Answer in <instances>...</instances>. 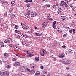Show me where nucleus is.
<instances>
[{
    "label": "nucleus",
    "mask_w": 76,
    "mask_h": 76,
    "mask_svg": "<svg viewBox=\"0 0 76 76\" xmlns=\"http://www.w3.org/2000/svg\"><path fill=\"white\" fill-rule=\"evenodd\" d=\"M56 23H57L56 21H54L53 23L52 26L54 29H56Z\"/></svg>",
    "instance_id": "nucleus-4"
},
{
    "label": "nucleus",
    "mask_w": 76,
    "mask_h": 76,
    "mask_svg": "<svg viewBox=\"0 0 76 76\" xmlns=\"http://www.w3.org/2000/svg\"><path fill=\"white\" fill-rule=\"evenodd\" d=\"M20 69L22 72H24V73L26 72L25 67L24 66H21L20 67Z\"/></svg>",
    "instance_id": "nucleus-1"
},
{
    "label": "nucleus",
    "mask_w": 76,
    "mask_h": 76,
    "mask_svg": "<svg viewBox=\"0 0 76 76\" xmlns=\"http://www.w3.org/2000/svg\"><path fill=\"white\" fill-rule=\"evenodd\" d=\"M31 17H34V13L32 12L31 13Z\"/></svg>",
    "instance_id": "nucleus-34"
},
{
    "label": "nucleus",
    "mask_w": 76,
    "mask_h": 76,
    "mask_svg": "<svg viewBox=\"0 0 76 76\" xmlns=\"http://www.w3.org/2000/svg\"><path fill=\"white\" fill-rule=\"evenodd\" d=\"M28 2H32V0H28Z\"/></svg>",
    "instance_id": "nucleus-62"
},
{
    "label": "nucleus",
    "mask_w": 76,
    "mask_h": 76,
    "mask_svg": "<svg viewBox=\"0 0 76 76\" xmlns=\"http://www.w3.org/2000/svg\"><path fill=\"white\" fill-rule=\"evenodd\" d=\"M46 6H47V7H50V5L49 4H46Z\"/></svg>",
    "instance_id": "nucleus-56"
},
{
    "label": "nucleus",
    "mask_w": 76,
    "mask_h": 76,
    "mask_svg": "<svg viewBox=\"0 0 76 76\" xmlns=\"http://www.w3.org/2000/svg\"><path fill=\"white\" fill-rule=\"evenodd\" d=\"M26 70H27L28 72H31V70H30V69L28 68H27Z\"/></svg>",
    "instance_id": "nucleus-51"
},
{
    "label": "nucleus",
    "mask_w": 76,
    "mask_h": 76,
    "mask_svg": "<svg viewBox=\"0 0 76 76\" xmlns=\"http://www.w3.org/2000/svg\"><path fill=\"white\" fill-rule=\"evenodd\" d=\"M69 32L70 33H72V30H69Z\"/></svg>",
    "instance_id": "nucleus-54"
},
{
    "label": "nucleus",
    "mask_w": 76,
    "mask_h": 76,
    "mask_svg": "<svg viewBox=\"0 0 76 76\" xmlns=\"http://www.w3.org/2000/svg\"><path fill=\"white\" fill-rule=\"evenodd\" d=\"M19 32V31L18 30H15V33H18V32Z\"/></svg>",
    "instance_id": "nucleus-43"
},
{
    "label": "nucleus",
    "mask_w": 76,
    "mask_h": 76,
    "mask_svg": "<svg viewBox=\"0 0 76 76\" xmlns=\"http://www.w3.org/2000/svg\"><path fill=\"white\" fill-rule=\"evenodd\" d=\"M4 3L5 4H8V2H7V1H6Z\"/></svg>",
    "instance_id": "nucleus-49"
},
{
    "label": "nucleus",
    "mask_w": 76,
    "mask_h": 76,
    "mask_svg": "<svg viewBox=\"0 0 76 76\" xmlns=\"http://www.w3.org/2000/svg\"><path fill=\"white\" fill-rule=\"evenodd\" d=\"M24 53L25 54H30L29 50L27 51H25L24 52Z\"/></svg>",
    "instance_id": "nucleus-20"
},
{
    "label": "nucleus",
    "mask_w": 76,
    "mask_h": 76,
    "mask_svg": "<svg viewBox=\"0 0 76 76\" xmlns=\"http://www.w3.org/2000/svg\"><path fill=\"white\" fill-rule=\"evenodd\" d=\"M13 48H14L15 50H16L17 51H18L19 50V48H18V47L15 45H14Z\"/></svg>",
    "instance_id": "nucleus-9"
},
{
    "label": "nucleus",
    "mask_w": 76,
    "mask_h": 76,
    "mask_svg": "<svg viewBox=\"0 0 76 76\" xmlns=\"http://www.w3.org/2000/svg\"><path fill=\"white\" fill-rule=\"evenodd\" d=\"M71 63V61L70 60H68L67 59L66 62V64H70Z\"/></svg>",
    "instance_id": "nucleus-12"
},
{
    "label": "nucleus",
    "mask_w": 76,
    "mask_h": 76,
    "mask_svg": "<svg viewBox=\"0 0 76 76\" xmlns=\"http://www.w3.org/2000/svg\"><path fill=\"white\" fill-rule=\"evenodd\" d=\"M15 4L16 3H15V1H12L11 3V6H15Z\"/></svg>",
    "instance_id": "nucleus-14"
},
{
    "label": "nucleus",
    "mask_w": 76,
    "mask_h": 76,
    "mask_svg": "<svg viewBox=\"0 0 76 76\" xmlns=\"http://www.w3.org/2000/svg\"><path fill=\"white\" fill-rule=\"evenodd\" d=\"M0 75H1V76H3V75H4V72H0Z\"/></svg>",
    "instance_id": "nucleus-21"
},
{
    "label": "nucleus",
    "mask_w": 76,
    "mask_h": 76,
    "mask_svg": "<svg viewBox=\"0 0 76 76\" xmlns=\"http://www.w3.org/2000/svg\"><path fill=\"white\" fill-rule=\"evenodd\" d=\"M17 38H18V39H20V36H19V35H17Z\"/></svg>",
    "instance_id": "nucleus-45"
},
{
    "label": "nucleus",
    "mask_w": 76,
    "mask_h": 76,
    "mask_svg": "<svg viewBox=\"0 0 76 76\" xmlns=\"http://www.w3.org/2000/svg\"><path fill=\"white\" fill-rule=\"evenodd\" d=\"M9 73L8 72L6 71L4 72V75H6L7 76V75H9Z\"/></svg>",
    "instance_id": "nucleus-19"
},
{
    "label": "nucleus",
    "mask_w": 76,
    "mask_h": 76,
    "mask_svg": "<svg viewBox=\"0 0 76 76\" xmlns=\"http://www.w3.org/2000/svg\"><path fill=\"white\" fill-rule=\"evenodd\" d=\"M56 5H53L52 6V7L53 9H56Z\"/></svg>",
    "instance_id": "nucleus-33"
},
{
    "label": "nucleus",
    "mask_w": 76,
    "mask_h": 76,
    "mask_svg": "<svg viewBox=\"0 0 76 76\" xmlns=\"http://www.w3.org/2000/svg\"><path fill=\"white\" fill-rule=\"evenodd\" d=\"M71 25L72 26H74V25H75V23H74V22H72L71 23Z\"/></svg>",
    "instance_id": "nucleus-40"
},
{
    "label": "nucleus",
    "mask_w": 76,
    "mask_h": 76,
    "mask_svg": "<svg viewBox=\"0 0 76 76\" xmlns=\"http://www.w3.org/2000/svg\"><path fill=\"white\" fill-rule=\"evenodd\" d=\"M63 37H64V38H65V37H67V36L66 35V34H64L63 36Z\"/></svg>",
    "instance_id": "nucleus-48"
},
{
    "label": "nucleus",
    "mask_w": 76,
    "mask_h": 76,
    "mask_svg": "<svg viewBox=\"0 0 76 76\" xmlns=\"http://www.w3.org/2000/svg\"><path fill=\"white\" fill-rule=\"evenodd\" d=\"M57 13L58 14H60L61 13V11L60 10H58L57 11Z\"/></svg>",
    "instance_id": "nucleus-35"
},
{
    "label": "nucleus",
    "mask_w": 76,
    "mask_h": 76,
    "mask_svg": "<svg viewBox=\"0 0 76 76\" xmlns=\"http://www.w3.org/2000/svg\"><path fill=\"white\" fill-rule=\"evenodd\" d=\"M20 65V63L18 62H16L14 63V66L15 67H18Z\"/></svg>",
    "instance_id": "nucleus-2"
},
{
    "label": "nucleus",
    "mask_w": 76,
    "mask_h": 76,
    "mask_svg": "<svg viewBox=\"0 0 76 76\" xmlns=\"http://www.w3.org/2000/svg\"><path fill=\"white\" fill-rule=\"evenodd\" d=\"M58 10H62V8L60 7H58Z\"/></svg>",
    "instance_id": "nucleus-39"
},
{
    "label": "nucleus",
    "mask_w": 76,
    "mask_h": 76,
    "mask_svg": "<svg viewBox=\"0 0 76 76\" xmlns=\"http://www.w3.org/2000/svg\"><path fill=\"white\" fill-rule=\"evenodd\" d=\"M31 72V73H33L34 74V73H35V71L34 70H32L31 71H30Z\"/></svg>",
    "instance_id": "nucleus-36"
},
{
    "label": "nucleus",
    "mask_w": 76,
    "mask_h": 76,
    "mask_svg": "<svg viewBox=\"0 0 76 76\" xmlns=\"http://www.w3.org/2000/svg\"><path fill=\"white\" fill-rule=\"evenodd\" d=\"M66 70H69L70 69V68H69V67H66Z\"/></svg>",
    "instance_id": "nucleus-44"
},
{
    "label": "nucleus",
    "mask_w": 76,
    "mask_h": 76,
    "mask_svg": "<svg viewBox=\"0 0 76 76\" xmlns=\"http://www.w3.org/2000/svg\"><path fill=\"white\" fill-rule=\"evenodd\" d=\"M42 28H44V27H45V26H46V24H45V23H44L42 24Z\"/></svg>",
    "instance_id": "nucleus-25"
},
{
    "label": "nucleus",
    "mask_w": 76,
    "mask_h": 76,
    "mask_svg": "<svg viewBox=\"0 0 76 76\" xmlns=\"http://www.w3.org/2000/svg\"><path fill=\"white\" fill-rule=\"evenodd\" d=\"M39 57L38 56L37 57H35V60L36 61H37V62L38 61H39Z\"/></svg>",
    "instance_id": "nucleus-18"
},
{
    "label": "nucleus",
    "mask_w": 76,
    "mask_h": 76,
    "mask_svg": "<svg viewBox=\"0 0 76 76\" xmlns=\"http://www.w3.org/2000/svg\"><path fill=\"white\" fill-rule=\"evenodd\" d=\"M21 25L23 27V26H24V25L23 24V23H22L21 24Z\"/></svg>",
    "instance_id": "nucleus-64"
},
{
    "label": "nucleus",
    "mask_w": 76,
    "mask_h": 76,
    "mask_svg": "<svg viewBox=\"0 0 76 76\" xmlns=\"http://www.w3.org/2000/svg\"><path fill=\"white\" fill-rule=\"evenodd\" d=\"M22 44H23V45H26V46L28 45V43L26 42H22Z\"/></svg>",
    "instance_id": "nucleus-16"
},
{
    "label": "nucleus",
    "mask_w": 76,
    "mask_h": 76,
    "mask_svg": "<svg viewBox=\"0 0 76 76\" xmlns=\"http://www.w3.org/2000/svg\"><path fill=\"white\" fill-rule=\"evenodd\" d=\"M0 45H1V47H4V44L3 42H1V43Z\"/></svg>",
    "instance_id": "nucleus-23"
},
{
    "label": "nucleus",
    "mask_w": 76,
    "mask_h": 76,
    "mask_svg": "<svg viewBox=\"0 0 76 76\" xmlns=\"http://www.w3.org/2000/svg\"><path fill=\"white\" fill-rule=\"evenodd\" d=\"M8 13H12V10L9 9L8 11Z\"/></svg>",
    "instance_id": "nucleus-28"
},
{
    "label": "nucleus",
    "mask_w": 76,
    "mask_h": 76,
    "mask_svg": "<svg viewBox=\"0 0 76 76\" xmlns=\"http://www.w3.org/2000/svg\"><path fill=\"white\" fill-rule=\"evenodd\" d=\"M72 10H73V11H75L76 10L75 9L73 8L72 9Z\"/></svg>",
    "instance_id": "nucleus-55"
},
{
    "label": "nucleus",
    "mask_w": 76,
    "mask_h": 76,
    "mask_svg": "<svg viewBox=\"0 0 76 76\" xmlns=\"http://www.w3.org/2000/svg\"><path fill=\"white\" fill-rule=\"evenodd\" d=\"M16 55L18 57H19V54L18 53H17V54H16Z\"/></svg>",
    "instance_id": "nucleus-59"
},
{
    "label": "nucleus",
    "mask_w": 76,
    "mask_h": 76,
    "mask_svg": "<svg viewBox=\"0 0 76 76\" xmlns=\"http://www.w3.org/2000/svg\"><path fill=\"white\" fill-rule=\"evenodd\" d=\"M29 15H30V13H28L27 14H26L25 15L26 16H27V17L29 16Z\"/></svg>",
    "instance_id": "nucleus-41"
},
{
    "label": "nucleus",
    "mask_w": 76,
    "mask_h": 76,
    "mask_svg": "<svg viewBox=\"0 0 76 76\" xmlns=\"http://www.w3.org/2000/svg\"><path fill=\"white\" fill-rule=\"evenodd\" d=\"M67 18V17H66V16H61V19H62V20H66Z\"/></svg>",
    "instance_id": "nucleus-8"
},
{
    "label": "nucleus",
    "mask_w": 76,
    "mask_h": 76,
    "mask_svg": "<svg viewBox=\"0 0 76 76\" xmlns=\"http://www.w3.org/2000/svg\"><path fill=\"white\" fill-rule=\"evenodd\" d=\"M34 54H30L28 55L27 57H32V56H34Z\"/></svg>",
    "instance_id": "nucleus-10"
},
{
    "label": "nucleus",
    "mask_w": 76,
    "mask_h": 76,
    "mask_svg": "<svg viewBox=\"0 0 76 76\" xmlns=\"http://www.w3.org/2000/svg\"><path fill=\"white\" fill-rule=\"evenodd\" d=\"M10 15L12 18H14L15 17V14H13V13H11L10 14Z\"/></svg>",
    "instance_id": "nucleus-13"
},
{
    "label": "nucleus",
    "mask_w": 76,
    "mask_h": 76,
    "mask_svg": "<svg viewBox=\"0 0 76 76\" xmlns=\"http://www.w3.org/2000/svg\"><path fill=\"white\" fill-rule=\"evenodd\" d=\"M40 68L41 69H42V70L44 69V67L42 66H40Z\"/></svg>",
    "instance_id": "nucleus-53"
},
{
    "label": "nucleus",
    "mask_w": 76,
    "mask_h": 76,
    "mask_svg": "<svg viewBox=\"0 0 76 76\" xmlns=\"http://www.w3.org/2000/svg\"><path fill=\"white\" fill-rule=\"evenodd\" d=\"M26 3H28L29 2V0H26L25 1Z\"/></svg>",
    "instance_id": "nucleus-57"
},
{
    "label": "nucleus",
    "mask_w": 76,
    "mask_h": 76,
    "mask_svg": "<svg viewBox=\"0 0 76 76\" xmlns=\"http://www.w3.org/2000/svg\"><path fill=\"white\" fill-rule=\"evenodd\" d=\"M21 36H22V37H24L25 38H27V35H26V34L25 33L23 32L22 34H21Z\"/></svg>",
    "instance_id": "nucleus-6"
},
{
    "label": "nucleus",
    "mask_w": 76,
    "mask_h": 76,
    "mask_svg": "<svg viewBox=\"0 0 76 76\" xmlns=\"http://www.w3.org/2000/svg\"><path fill=\"white\" fill-rule=\"evenodd\" d=\"M10 38H8L7 39V40H5V43H7V42H10Z\"/></svg>",
    "instance_id": "nucleus-15"
},
{
    "label": "nucleus",
    "mask_w": 76,
    "mask_h": 76,
    "mask_svg": "<svg viewBox=\"0 0 76 76\" xmlns=\"http://www.w3.org/2000/svg\"><path fill=\"white\" fill-rule=\"evenodd\" d=\"M7 12H6V13H5L4 14V15H5V16H7Z\"/></svg>",
    "instance_id": "nucleus-61"
},
{
    "label": "nucleus",
    "mask_w": 76,
    "mask_h": 76,
    "mask_svg": "<svg viewBox=\"0 0 76 76\" xmlns=\"http://www.w3.org/2000/svg\"><path fill=\"white\" fill-rule=\"evenodd\" d=\"M27 7H30V4H28L27 5Z\"/></svg>",
    "instance_id": "nucleus-47"
},
{
    "label": "nucleus",
    "mask_w": 76,
    "mask_h": 76,
    "mask_svg": "<svg viewBox=\"0 0 76 76\" xmlns=\"http://www.w3.org/2000/svg\"><path fill=\"white\" fill-rule=\"evenodd\" d=\"M65 56V55L64 53L61 54L59 55V57L61 58H63V57H64Z\"/></svg>",
    "instance_id": "nucleus-5"
},
{
    "label": "nucleus",
    "mask_w": 76,
    "mask_h": 76,
    "mask_svg": "<svg viewBox=\"0 0 76 76\" xmlns=\"http://www.w3.org/2000/svg\"><path fill=\"white\" fill-rule=\"evenodd\" d=\"M10 46V47H12V46H13V44H9Z\"/></svg>",
    "instance_id": "nucleus-50"
},
{
    "label": "nucleus",
    "mask_w": 76,
    "mask_h": 76,
    "mask_svg": "<svg viewBox=\"0 0 76 76\" xmlns=\"http://www.w3.org/2000/svg\"><path fill=\"white\" fill-rule=\"evenodd\" d=\"M4 58H9V57L10 56L8 54L5 53L4 54Z\"/></svg>",
    "instance_id": "nucleus-3"
},
{
    "label": "nucleus",
    "mask_w": 76,
    "mask_h": 76,
    "mask_svg": "<svg viewBox=\"0 0 76 76\" xmlns=\"http://www.w3.org/2000/svg\"><path fill=\"white\" fill-rule=\"evenodd\" d=\"M43 73L44 74H47V71H43Z\"/></svg>",
    "instance_id": "nucleus-42"
},
{
    "label": "nucleus",
    "mask_w": 76,
    "mask_h": 76,
    "mask_svg": "<svg viewBox=\"0 0 76 76\" xmlns=\"http://www.w3.org/2000/svg\"><path fill=\"white\" fill-rule=\"evenodd\" d=\"M47 76H51V75L50 73H48V74L47 75Z\"/></svg>",
    "instance_id": "nucleus-60"
},
{
    "label": "nucleus",
    "mask_w": 76,
    "mask_h": 76,
    "mask_svg": "<svg viewBox=\"0 0 76 76\" xmlns=\"http://www.w3.org/2000/svg\"><path fill=\"white\" fill-rule=\"evenodd\" d=\"M28 51H29V54H31L32 53H34V51L32 50H30Z\"/></svg>",
    "instance_id": "nucleus-27"
},
{
    "label": "nucleus",
    "mask_w": 76,
    "mask_h": 76,
    "mask_svg": "<svg viewBox=\"0 0 76 76\" xmlns=\"http://www.w3.org/2000/svg\"><path fill=\"white\" fill-rule=\"evenodd\" d=\"M15 25V28H16V29H18V28H19V26H18V25Z\"/></svg>",
    "instance_id": "nucleus-31"
},
{
    "label": "nucleus",
    "mask_w": 76,
    "mask_h": 76,
    "mask_svg": "<svg viewBox=\"0 0 76 76\" xmlns=\"http://www.w3.org/2000/svg\"><path fill=\"white\" fill-rule=\"evenodd\" d=\"M35 75L36 76H39L40 75V72L39 71H37Z\"/></svg>",
    "instance_id": "nucleus-11"
},
{
    "label": "nucleus",
    "mask_w": 76,
    "mask_h": 76,
    "mask_svg": "<svg viewBox=\"0 0 76 76\" xmlns=\"http://www.w3.org/2000/svg\"><path fill=\"white\" fill-rule=\"evenodd\" d=\"M7 68H8V69H10V68H11V66L10 65H8L6 66Z\"/></svg>",
    "instance_id": "nucleus-37"
},
{
    "label": "nucleus",
    "mask_w": 76,
    "mask_h": 76,
    "mask_svg": "<svg viewBox=\"0 0 76 76\" xmlns=\"http://www.w3.org/2000/svg\"><path fill=\"white\" fill-rule=\"evenodd\" d=\"M66 59H64L62 60V63H64V64H66Z\"/></svg>",
    "instance_id": "nucleus-7"
},
{
    "label": "nucleus",
    "mask_w": 76,
    "mask_h": 76,
    "mask_svg": "<svg viewBox=\"0 0 76 76\" xmlns=\"http://www.w3.org/2000/svg\"><path fill=\"white\" fill-rule=\"evenodd\" d=\"M35 35H36L37 36H39L40 35V34L38 33H36L35 34Z\"/></svg>",
    "instance_id": "nucleus-32"
},
{
    "label": "nucleus",
    "mask_w": 76,
    "mask_h": 76,
    "mask_svg": "<svg viewBox=\"0 0 76 76\" xmlns=\"http://www.w3.org/2000/svg\"><path fill=\"white\" fill-rule=\"evenodd\" d=\"M57 30L58 32H62V30L61 29L58 28L57 29Z\"/></svg>",
    "instance_id": "nucleus-17"
},
{
    "label": "nucleus",
    "mask_w": 76,
    "mask_h": 76,
    "mask_svg": "<svg viewBox=\"0 0 76 76\" xmlns=\"http://www.w3.org/2000/svg\"><path fill=\"white\" fill-rule=\"evenodd\" d=\"M24 75V74L22 72H20L19 73V75L20 76H23Z\"/></svg>",
    "instance_id": "nucleus-29"
},
{
    "label": "nucleus",
    "mask_w": 76,
    "mask_h": 76,
    "mask_svg": "<svg viewBox=\"0 0 76 76\" xmlns=\"http://www.w3.org/2000/svg\"><path fill=\"white\" fill-rule=\"evenodd\" d=\"M12 60L13 61H16L17 60V59L15 58H12Z\"/></svg>",
    "instance_id": "nucleus-30"
},
{
    "label": "nucleus",
    "mask_w": 76,
    "mask_h": 76,
    "mask_svg": "<svg viewBox=\"0 0 76 76\" xmlns=\"http://www.w3.org/2000/svg\"><path fill=\"white\" fill-rule=\"evenodd\" d=\"M63 3V5H64L66 7H68V5L66 4V3L64 2Z\"/></svg>",
    "instance_id": "nucleus-22"
},
{
    "label": "nucleus",
    "mask_w": 76,
    "mask_h": 76,
    "mask_svg": "<svg viewBox=\"0 0 76 76\" xmlns=\"http://www.w3.org/2000/svg\"><path fill=\"white\" fill-rule=\"evenodd\" d=\"M32 32H33V31L32 30H31L30 31L29 34H31Z\"/></svg>",
    "instance_id": "nucleus-46"
},
{
    "label": "nucleus",
    "mask_w": 76,
    "mask_h": 76,
    "mask_svg": "<svg viewBox=\"0 0 76 76\" xmlns=\"http://www.w3.org/2000/svg\"><path fill=\"white\" fill-rule=\"evenodd\" d=\"M63 2H64V1H61V3H59V4L60 6H63V3H64Z\"/></svg>",
    "instance_id": "nucleus-26"
},
{
    "label": "nucleus",
    "mask_w": 76,
    "mask_h": 76,
    "mask_svg": "<svg viewBox=\"0 0 76 76\" xmlns=\"http://www.w3.org/2000/svg\"><path fill=\"white\" fill-rule=\"evenodd\" d=\"M2 64V61L0 60V65H1Z\"/></svg>",
    "instance_id": "nucleus-58"
},
{
    "label": "nucleus",
    "mask_w": 76,
    "mask_h": 76,
    "mask_svg": "<svg viewBox=\"0 0 76 76\" xmlns=\"http://www.w3.org/2000/svg\"><path fill=\"white\" fill-rule=\"evenodd\" d=\"M69 53H70L72 52V50H71L69 49Z\"/></svg>",
    "instance_id": "nucleus-52"
},
{
    "label": "nucleus",
    "mask_w": 76,
    "mask_h": 76,
    "mask_svg": "<svg viewBox=\"0 0 76 76\" xmlns=\"http://www.w3.org/2000/svg\"><path fill=\"white\" fill-rule=\"evenodd\" d=\"M27 13H31V12H32V10H27Z\"/></svg>",
    "instance_id": "nucleus-24"
},
{
    "label": "nucleus",
    "mask_w": 76,
    "mask_h": 76,
    "mask_svg": "<svg viewBox=\"0 0 76 76\" xmlns=\"http://www.w3.org/2000/svg\"><path fill=\"white\" fill-rule=\"evenodd\" d=\"M40 54L42 56H44V54L43 53H42V52H41L40 53Z\"/></svg>",
    "instance_id": "nucleus-38"
},
{
    "label": "nucleus",
    "mask_w": 76,
    "mask_h": 76,
    "mask_svg": "<svg viewBox=\"0 0 76 76\" xmlns=\"http://www.w3.org/2000/svg\"><path fill=\"white\" fill-rule=\"evenodd\" d=\"M66 46L65 45H63L62 46L63 48H66Z\"/></svg>",
    "instance_id": "nucleus-63"
}]
</instances>
